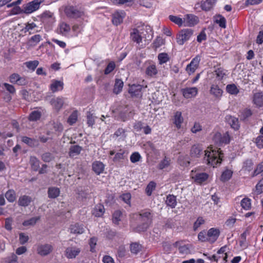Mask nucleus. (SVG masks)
<instances>
[{"mask_svg":"<svg viewBox=\"0 0 263 263\" xmlns=\"http://www.w3.org/2000/svg\"><path fill=\"white\" fill-rule=\"evenodd\" d=\"M204 153V159L208 165L215 167L221 163L223 154L220 151V148L209 147Z\"/></svg>","mask_w":263,"mask_h":263,"instance_id":"obj_1","label":"nucleus"},{"mask_svg":"<svg viewBox=\"0 0 263 263\" xmlns=\"http://www.w3.org/2000/svg\"><path fill=\"white\" fill-rule=\"evenodd\" d=\"M136 216L141 223L136 228L135 231L138 232L146 231L152 222V214L149 211H144Z\"/></svg>","mask_w":263,"mask_h":263,"instance_id":"obj_2","label":"nucleus"},{"mask_svg":"<svg viewBox=\"0 0 263 263\" xmlns=\"http://www.w3.org/2000/svg\"><path fill=\"white\" fill-rule=\"evenodd\" d=\"M64 12L67 17L73 18L82 17L85 15L82 9L72 6L66 7Z\"/></svg>","mask_w":263,"mask_h":263,"instance_id":"obj_3","label":"nucleus"},{"mask_svg":"<svg viewBox=\"0 0 263 263\" xmlns=\"http://www.w3.org/2000/svg\"><path fill=\"white\" fill-rule=\"evenodd\" d=\"M193 34L191 29H183L181 30L176 36V41L178 45H183L188 41Z\"/></svg>","mask_w":263,"mask_h":263,"instance_id":"obj_4","label":"nucleus"},{"mask_svg":"<svg viewBox=\"0 0 263 263\" xmlns=\"http://www.w3.org/2000/svg\"><path fill=\"white\" fill-rule=\"evenodd\" d=\"M44 2V0H33L23 6V11L26 14H30L37 10L40 5Z\"/></svg>","mask_w":263,"mask_h":263,"instance_id":"obj_5","label":"nucleus"},{"mask_svg":"<svg viewBox=\"0 0 263 263\" xmlns=\"http://www.w3.org/2000/svg\"><path fill=\"white\" fill-rule=\"evenodd\" d=\"M191 178L195 182L201 184L209 178V175L206 173L201 172L198 170H193L190 173Z\"/></svg>","mask_w":263,"mask_h":263,"instance_id":"obj_6","label":"nucleus"},{"mask_svg":"<svg viewBox=\"0 0 263 263\" xmlns=\"http://www.w3.org/2000/svg\"><path fill=\"white\" fill-rule=\"evenodd\" d=\"M9 81L12 84H16L21 86L26 85L28 82L26 77H21L16 73L11 74L9 77Z\"/></svg>","mask_w":263,"mask_h":263,"instance_id":"obj_7","label":"nucleus"},{"mask_svg":"<svg viewBox=\"0 0 263 263\" xmlns=\"http://www.w3.org/2000/svg\"><path fill=\"white\" fill-rule=\"evenodd\" d=\"M199 18L193 14H187L184 15L183 22L184 27H193L199 23Z\"/></svg>","mask_w":263,"mask_h":263,"instance_id":"obj_8","label":"nucleus"},{"mask_svg":"<svg viewBox=\"0 0 263 263\" xmlns=\"http://www.w3.org/2000/svg\"><path fill=\"white\" fill-rule=\"evenodd\" d=\"M126 16L123 10H117L112 14V23L114 25L118 26L121 24Z\"/></svg>","mask_w":263,"mask_h":263,"instance_id":"obj_9","label":"nucleus"},{"mask_svg":"<svg viewBox=\"0 0 263 263\" xmlns=\"http://www.w3.org/2000/svg\"><path fill=\"white\" fill-rule=\"evenodd\" d=\"M40 17L41 21L45 25H50L55 21L53 13L49 11H45Z\"/></svg>","mask_w":263,"mask_h":263,"instance_id":"obj_10","label":"nucleus"},{"mask_svg":"<svg viewBox=\"0 0 263 263\" xmlns=\"http://www.w3.org/2000/svg\"><path fill=\"white\" fill-rule=\"evenodd\" d=\"M81 249L76 246L67 247L65 251L66 257L69 259L75 258L81 252Z\"/></svg>","mask_w":263,"mask_h":263,"instance_id":"obj_11","label":"nucleus"},{"mask_svg":"<svg viewBox=\"0 0 263 263\" xmlns=\"http://www.w3.org/2000/svg\"><path fill=\"white\" fill-rule=\"evenodd\" d=\"M200 61V57L198 55L193 58L190 63L188 64L186 67L185 70L186 72L189 74L193 73L198 67Z\"/></svg>","mask_w":263,"mask_h":263,"instance_id":"obj_12","label":"nucleus"},{"mask_svg":"<svg viewBox=\"0 0 263 263\" xmlns=\"http://www.w3.org/2000/svg\"><path fill=\"white\" fill-rule=\"evenodd\" d=\"M213 140L216 143L219 145L222 144H228L230 141V138L229 134L227 133L223 135H221L220 133H216L213 138Z\"/></svg>","mask_w":263,"mask_h":263,"instance_id":"obj_13","label":"nucleus"},{"mask_svg":"<svg viewBox=\"0 0 263 263\" xmlns=\"http://www.w3.org/2000/svg\"><path fill=\"white\" fill-rule=\"evenodd\" d=\"M181 92L185 98L189 99L195 97L198 93V89L195 87H186L181 89Z\"/></svg>","mask_w":263,"mask_h":263,"instance_id":"obj_14","label":"nucleus"},{"mask_svg":"<svg viewBox=\"0 0 263 263\" xmlns=\"http://www.w3.org/2000/svg\"><path fill=\"white\" fill-rule=\"evenodd\" d=\"M52 246L50 244L40 245L37 248V252L41 256H46L49 254L52 250Z\"/></svg>","mask_w":263,"mask_h":263,"instance_id":"obj_15","label":"nucleus"},{"mask_svg":"<svg viewBox=\"0 0 263 263\" xmlns=\"http://www.w3.org/2000/svg\"><path fill=\"white\" fill-rule=\"evenodd\" d=\"M130 37L133 42H136L137 44L141 43L142 38L143 37L142 36V32H140V30L136 28H133L132 30V31L130 33Z\"/></svg>","mask_w":263,"mask_h":263,"instance_id":"obj_16","label":"nucleus"},{"mask_svg":"<svg viewBox=\"0 0 263 263\" xmlns=\"http://www.w3.org/2000/svg\"><path fill=\"white\" fill-rule=\"evenodd\" d=\"M64 98L63 97L53 98L50 100V104L57 111L60 110L64 103Z\"/></svg>","mask_w":263,"mask_h":263,"instance_id":"obj_17","label":"nucleus"},{"mask_svg":"<svg viewBox=\"0 0 263 263\" xmlns=\"http://www.w3.org/2000/svg\"><path fill=\"white\" fill-rule=\"evenodd\" d=\"M208 241L211 243L214 242L218 238L220 234V231L217 228H211L207 232Z\"/></svg>","mask_w":263,"mask_h":263,"instance_id":"obj_18","label":"nucleus"},{"mask_svg":"<svg viewBox=\"0 0 263 263\" xmlns=\"http://www.w3.org/2000/svg\"><path fill=\"white\" fill-rule=\"evenodd\" d=\"M210 93L216 99L219 100L222 97L223 91L217 85L212 84L210 87Z\"/></svg>","mask_w":263,"mask_h":263,"instance_id":"obj_19","label":"nucleus"},{"mask_svg":"<svg viewBox=\"0 0 263 263\" xmlns=\"http://www.w3.org/2000/svg\"><path fill=\"white\" fill-rule=\"evenodd\" d=\"M64 83L62 81L52 80L50 85V89L52 92L61 91L63 89Z\"/></svg>","mask_w":263,"mask_h":263,"instance_id":"obj_20","label":"nucleus"},{"mask_svg":"<svg viewBox=\"0 0 263 263\" xmlns=\"http://www.w3.org/2000/svg\"><path fill=\"white\" fill-rule=\"evenodd\" d=\"M173 247L178 248L179 253L182 255L190 253V250L188 245H183L182 241H176L173 244Z\"/></svg>","mask_w":263,"mask_h":263,"instance_id":"obj_21","label":"nucleus"},{"mask_svg":"<svg viewBox=\"0 0 263 263\" xmlns=\"http://www.w3.org/2000/svg\"><path fill=\"white\" fill-rule=\"evenodd\" d=\"M253 103L258 107L263 106V93L262 92L259 91L254 93Z\"/></svg>","mask_w":263,"mask_h":263,"instance_id":"obj_22","label":"nucleus"},{"mask_svg":"<svg viewBox=\"0 0 263 263\" xmlns=\"http://www.w3.org/2000/svg\"><path fill=\"white\" fill-rule=\"evenodd\" d=\"M183 120L184 119L182 116L181 112L178 111L175 113L173 118V123L178 129L181 128Z\"/></svg>","mask_w":263,"mask_h":263,"instance_id":"obj_23","label":"nucleus"},{"mask_svg":"<svg viewBox=\"0 0 263 263\" xmlns=\"http://www.w3.org/2000/svg\"><path fill=\"white\" fill-rule=\"evenodd\" d=\"M104 164L99 161H96L92 164V170L97 175L102 173L104 170Z\"/></svg>","mask_w":263,"mask_h":263,"instance_id":"obj_24","label":"nucleus"},{"mask_svg":"<svg viewBox=\"0 0 263 263\" xmlns=\"http://www.w3.org/2000/svg\"><path fill=\"white\" fill-rule=\"evenodd\" d=\"M133 114L132 110H129L127 107H125L122 111H120L119 118L122 121H125L131 118Z\"/></svg>","mask_w":263,"mask_h":263,"instance_id":"obj_25","label":"nucleus"},{"mask_svg":"<svg viewBox=\"0 0 263 263\" xmlns=\"http://www.w3.org/2000/svg\"><path fill=\"white\" fill-rule=\"evenodd\" d=\"M69 229L70 233L74 234H81L85 231L83 226L79 223L71 224Z\"/></svg>","mask_w":263,"mask_h":263,"instance_id":"obj_26","label":"nucleus"},{"mask_svg":"<svg viewBox=\"0 0 263 263\" xmlns=\"http://www.w3.org/2000/svg\"><path fill=\"white\" fill-rule=\"evenodd\" d=\"M82 151V147L78 145L70 146L69 149L68 154L70 157L73 158L78 156Z\"/></svg>","mask_w":263,"mask_h":263,"instance_id":"obj_27","label":"nucleus"},{"mask_svg":"<svg viewBox=\"0 0 263 263\" xmlns=\"http://www.w3.org/2000/svg\"><path fill=\"white\" fill-rule=\"evenodd\" d=\"M202 148L199 145H193L191 149V156L192 157H198L202 154Z\"/></svg>","mask_w":263,"mask_h":263,"instance_id":"obj_28","label":"nucleus"},{"mask_svg":"<svg viewBox=\"0 0 263 263\" xmlns=\"http://www.w3.org/2000/svg\"><path fill=\"white\" fill-rule=\"evenodd\" d=\"M32 201V198L28 196L23 195L21 196L18 200V204L20 206H27Z\"/></svg>","mask_w":263,"mask_h":263,"instance_id":"obj_29","label":"nucleus"},{"mask_svg":"<svg viewBox=\"0 0 263 263\" xmlns=\"http://www.w3.org/2000/svg\"><path fill=\"white\" fill-rule=\"evenodd\" d=\"M37 26L36 24L33 22H28L25 24V27L24 28L25 32H28L29 34H32L35 32H37V30H35V28Z\"/></svg>","mask_w":263,"mask_h":263,"instance_id":"obj_30","label":"nucleus"},{"mask_svg":"<svg viewBox=\"0 0 263 263\" xmlns=\"http://www.w3.org/2000/svg\"><path fill=\"white\" fill-rule=\"evenodd\" d=\"M127 155V152L126 150L120 149L116 154L113 158L114 162L119 161L121 160L124 159Z\"/></svg>","mask_w":263,"mask_h":263,"instance_id":"obj_31","label":"nucleus"},{"mask_svg":"<svg viewBox=\"0 0 263 263\" xmlns=\"http://www.w3.org/2000/svg\"><path fill=\"white\" fill-rule=\"evenodd\" d=\"M22 141L28 145L33 147L39 145L38 140L30 138L26 136H24L22 138Z\"/></svg>","mask_w":263,"mask_h":263,"instance_id":"obj_32","label":"nucleus"},{"mask_svg":"<svg viewBox=\"0 0 263 263\" xmlns=\"http://www.w3.org/2000/svg\"><path fill=\"white\" fill-rule=\"evenodd\" d=\"M60 190L57 187H50L48 190V195L50 198H55L59 196Z\"/></svg>","mask_w":263,"mask_h":263,"instance_id":"obj_33","label":"nucleus"},{"mask_svg":"<svg viewBox=\"0 0 263 263\" xmlns=\"http://www.w3.org/2000/svg\"><path fill=\"white\" fill-rule=\"evenodd\" d=\"M168 18L171 21L177 25L179 27L184 26L183 18L179 16L170 15Z\"/></svg>","mask_w":263,"mask_h":263,"instance_id":"obj_34","label":"nucleus"},{"mask_svg":"<svg viewBox=\"0 0 263 263\" xmlns=\"http://www.w3.org/2000/svg\"><path fill=\"white\" fill-rule=\"evenodd\" d=\"M59 29L61 34L63 35H67L70 30V27L67 24L62 23L59 25Z\"/></svg>","mask_w":263,"mask_h":263,"instance_id":"obj_35","label":"nucleus"},{"mask_svg":"<svg viewBox=\"0 0 263 263\" xmlns=\"http://www.w3.org/2000/svg\"><path fill=\"white\" fill-rule=\"evenodd\" d=\"M215 2L216 0H206L201 2V7L204 11H209L213 7Z\"/></svg>","mask_w":263,"mask_h":263,"instance_id":"obj_36","label":"nucleus"},{"mask_svg":"<svg viewBox=\"0 0 263 263\" xmlns=\"http://www.w3.org/2000/svg\"><path fill=\"white\" fill-rule=\"evenodd\" d=\"M104 206L102 204H98L95 206L92 214L96 217H101L102 216L104 213Z\"/></svg>","mask_w":263,"mask_h":263,"instance_id":"obj_37","label":"nucleus"},{"mask_svg":"<svg viewBox=\"0 0 263 263\" xmlns=\"http://www.w3.org/2000/svg\"><path fill=\"white\" fill-rule=\"evenodd\" d=\"M227 120L230 124L231 126L234 129H238L239 125L238 124V120L235 117L232 116H227Z\"/></svg>","mask_w":263,"mask_h":263,"instance_id":"obj_38","label":"nucleus"},{"mask_svg":"<svg viewBox=\"0 0 263 263\" xmlns=\"http://www.w3.org/2000/svg\"><path fill=\"white\" fill-rule=\"evenodd\" d=\"M165 202L168 206L174 208L177 204L176 198L173 195H169L166 197Z\"/></svg>","mask_w":263,"mask_h":263,"instance_id":"obj_39","label":"nucleus"},{"mask_svg":"<svg viewBox=\"0 0 263 263\" xmlns=\"http://www.w3.org/2000/svg\"><path fill=\"white\" fill-rule=\"evenodd\" d=\"M226 91L229 93L234 95H237L239 92V89L234 84H228L226 86Z\"/></svg>","mask_w":263,"mask_h":263,"instance_id":"obj_40","label":"nucleus"},{"mask_svg":"<svg viewBox=\"0 0 263 263\" xmlns=\"http://www.w3.org/2000/svg\"><path fill=\"white\" fill-rule=\"evenodd\" d=\"M123 82L120 79H116L114 88V92L116 94L119 93L122 90Z\"/></svg>","mask_w":263,"mask_h":263,"instance_id":"obj_41","label":"nucleus"},{"mask_svg":"<svg viewBox=\"0 0 263 263\" xmlns=\"http://www.w3.org/2000/svg\"><path fill=\"white\" fill-rule=\"evenodd\" d=\"M146 74L150 77H153L157 73V69L155 64L149 65L146 69Z\"/></svg>","mask_w":263,"mask_h":263,"instance_id":"obj_42","label":"nucleus"},{"mask_svg":"<svg viewBox=\"0 0 263 263\" xmlns=\"http://www.w3.org/2000/svg\"><path fill=\"white\" fill-rule=\"evenodd\" d=\"M5 197L9 202H14L16 199V194L15 191L13 190H8L5 194Z\"/></svg>","mask_w":263,"mask_h":263,"instance_id":"obj_43","label":"nucleus"},{"mask_svg":"<svg viewBox=\"0 0 263 263\" xmlns=\"http://www.w3.org/2000/svg\"><path fill=\"white\" fill-rule=\"evenodd\" d=\"M39 219V216L32 217L29 219L25 220L23 223V225L25 227L33 226L36 224Z\"/></svg>","mask_w":263,"mask_h":263,"instance_id":"obj_44","label":"nucleus"},{"mask_svg":"<svg viewBox=\"0 0 263 263\" xmlns=\"http://www.w3.org/2000/svg\"><path fill=\"white\" fill-rule=\"evenodd\" d=\"M31 168L33 171H36L40 167V161L35 157H31L30 160Z\"/></svg>","mask_w":263,"mask_h":263,"instance_id":"obj_45","label":"nucleus"},{"mask_svg":"<svg viewBox=\"0 0 263 263\" xmlns=\"http://www.w3.org/2000/svg\"><path fill=\"white\" fill-rule=\"evenodd\" d=\"M158 59L160 64L162 65L166 63L170 60V57L167 53L162 52L160 53L158 55Z\"/></svg>","mask_w":263,"mask_h":263,"instance_id":"obj_46","label":"nucleus"},{"mask_svg":"<svg viewBox=\"0 0 263 263\" xmlns=\"http://www.w3.org/2000/svg\"><path fill=\"white\" fill-rule=\"evenodd\" d=\"M178 162L180 165L185 167L190 164L189 158L187 156H180L178 159Z\"/></svg>","mask_w":263,"mask_h":263,"instance_id":"obj_47","label":"nucleus"},{"mask_svg":"<svg viewBox=\"0 0 263 263\" xmlns=\"http://www.w3.org/2000/svg\"><path fill=\"white\" fill-rule=\"evenodd\" d=\"M240 204L243 209L248 210L251 207V199L248 198H245L241 200Z\"/></svg>","mask_w":263,"mask_h":263,"instance_id":"obj_48","label":"nucleus"},{"mask_svg":"<svg viewBox=\"0 0 263 263\" xmlns=\"http://www.w3.org/2000/svg\"><path fill=\"white\" fill-rule=\"evenodd\" d=\"M122 213L120 211H116L112 214V222L116 224H118L121 220Z\"/></svg>","mask_w":263,"mask_h":263,"instance_id":"obj_49","label":"nucleus"},{"mask_svg":"<svg viewBox=\"0 0 263 263\" xmlns=\"http://www.w3.org/2000/svg\"><path fill=\"white\" fill-rule=\"evenodd\" d=\"M227 71L222 68H218L215 70L216 78L219 80H222L226 75Z\"/></svg>","mask_w":263,"mask_h":263,"instance_id":"obj_50","label":"nucleus"},{"mask_svg":"<svg viewBox=\"0 0 263 263\" xmlns=\"http://www.w3.org/2000/svg\"><path fill=\"white\" fill-rule=\"evenodd\" d=\"M233 172L230 170H225L221 176V180L222 181H226L229 180L232 177Z\"/></svg>","mask_w":263,"mask_h":263,"instance_id":"obj_51","label":"nucleus"},{"mask_svg":"<svg viewBox=\"0 0 263 263\" xmlns=\"http://www.w3.org/2000/svg\"><path fill=\"white\" fill-rule=\"evenodd\" d=\"M215 22L219 24V26L221 28H225L226 27V20L224 17L220 15L216 16Z\"/></svg>","mask_w":263,"mask_h":263,"instance_id":"obj_52","label":"nucleus"},{"mask_svg":"<svg viewBox=\"0 0 263 263\" xmlns=\"http://www.w3.org/2000/svg\"><path fill=\"white\" fill-rule=\"evenodd\" d=\"M205 223V220L202 217H198L194 222L193 225V229L196 231L201 225Z\"/></svg>","mask_w":263,"mask_h":263,"instance_id":"obj_53","label":"nucleus"},{"mask_svg":"<svg viewBox=\"0 0 263 263\" xmlns=\"http://www.w3.org/2000/svg\"><path fill=\"white\" fill-rule=\"evenodd\" d=\"M78 119V112L77 111H73L69 117L67 122L70 125H72L75 123Z\"/></svg>","mask_w":263,"mask_h":263,"instance_id":"obj_54","label":"nucleus"},{"mask_svg":"<svg viewBox=\"0 0 263 263\" xmlns=\"http://www.w3.org/2000/svg\"><path fill=\"white\" fill-rule=\"evenodd\" d=\"M41 116V112L39 111H33L29 115V119L30 121H36L39 120Z\"/></svg>","mask_w":263,"mask_h":263,"instance_id":"obj_55","label":"nucleus"},{"mask_svg":"<svg viewBox=\"0 0 263 263\" xmlns=\"http://www.w3.org/2000/svg\"><path fill=\"white\" fill-rule=\"evenodd\" d=\"M41 36L40 34H36L30 38L29 42L31 43V45L35 46L41 41Z\"/></svg>","mask_w":263,"mask_h":263,"instance_id":"obj_56","label":"nucleus"},{"mask_svg":"<svg viewBox=\"0 0 263 263\" xmlns=\"http://www.w3.org/2000/svg\"><path fill=\"white\" fill-rule=\"evenodd\" d=\"M170 160L165 157L164 159H163L159 164L158 165V168L160 170H162L163 168H165L167 167H168L170 165Z\"/></svg>","mask_w":263,"mask_h":263,"instance_id":"obj_57","label":"nucleus"},{"mask_svg":"<svg viewBox=\"0 0 263 263\" xmlns=\"http://www.w3.org/2000/svg\"><path fill=\"white\" fill-rule=\"evenodd\" d=\"M156 187V183L154 182L151 181L148 183L146 188V193L147 195L150 196L152 192L155 190Z\"/></svg>","mask_w":263,"mask_h":263,"instance_id":"obj_58","label":"nucleus"},{"mask_svg":"<svg viewBox=\"0 0 263 263\" xmlns=\"http://www.w3.org/2000/svg\"><path fill=\"white\" fill-rule=\"evenodd\" d=\"M18 257L16 254L12 253L6 258V263H18Z\"/></svg>","mask_w":263,"mask_h":263,"instance_id":"obj_59","label":"nucleus"},{"mask_svg":"<svg viewBox=\"0 0 263 263\" xmlns=\"http://www.w3.org/2000/svg\"><path fill=\"white\" fill-rule=\"evenodd\" d=\"M118 138V137H121V138H125V131L124 129L122 128H120L118 129L114 134L113 135V138Z\"/></svg>","mask_w":263,"mask_h":263,"instance_id":"obj_60","label":"nucleus"},{"mask_svg":"<svg viewBox=\"0 0 263 263\" xmlns=\"http://www.w3.org/2000/svg\"><path fill=\"white\" fill-rule=\"evenodd\" d=\"M141 159V156L138 152L133 153L130 157V160L132 163L137 162L139 161Z\"/></svg>","mask_w":263,"mask_h":263,"instance_id":"obj_61","label":"nucleus"},{"mask_svg":"<svg viewBox=\"0 0 263 263\" xmlns=\"http://www.w3.org/2000/svg\"><path fill=\"white\" fill-rule=\"evenodd\" d=\"M115 67L116 65L114 62L111 61L109 62L105 69L104 73L105 74L110 73L114 70Z\"/></svg>","mask_w":263,"mask_h":263,"instance_id":"obj_62","label":"nucleus"},{"mask_svg":"<svg viewBox=\"0 0 263 263\" xmlns=\"http://www.w3.org/2000/svg\"><path fill=\"white\" fill-rule=\"evenodd\" d=\"M141 249V246L138 243H133L130 245V251L133 253L137 254Z\"/></svg>","mask_w":263,"mask_h":263,"instance_id":"obj_63","label":"nucleus"},{"mask_svg":"<svg viewBox=\"0 0 263 263\" xmlns=\"http://www.w3.org/2000/svg\"><path fill=\"white\" fill-rule=\"evenodd\" d=\"M252 115V111L250 109H245L241 112L240 119L245 120Z\"/></svg>","mask_w":263,"mask_h":263,"instance_id":"obj_64","label":"nucleus"}]
</instances>
